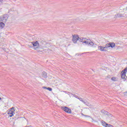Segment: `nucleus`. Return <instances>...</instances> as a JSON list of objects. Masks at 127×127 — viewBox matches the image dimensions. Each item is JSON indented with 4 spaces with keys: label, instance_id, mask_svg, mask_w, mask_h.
I'll return each instance as SVG.
<instances>
[{
    "label": "nucleus",
    "instance_id": "f03ea898",
    "mask_svg": "<svg viewBox=\"0 0 127 127\" xmlns=\"http://www.w3.org/2000/svg\"><path fill=\"white\" fill-rule=\"evenodd\" d=\"M83 43H85V44H87L88 45H90V46H92L94 48H96V47H97V44H94V43L92 41H91V40L90 39H87L86 40H84Z\"/></svg>",
    "mask_w": 127,
    "mask_h": 127
},
{
    "label": "nucleus",
    "instance_id": "7ed1b4c3",
    "mask_svg": "<svg viewBox=\"0 0 127 127\" xmlns=\"http://www.w3.org/2000/svg\"><path fill=\"white\" fill-rule=\"evenodd\" d=\"M31 43L33 45V49L34 50H37V49L39 48L40 46H39V43L38 42V41H35L34 42H32Z\"/></svg>",
    "mask_w": 127,
    "mask_h": 127
},
{
    "label": "nucleus",
    "instance_id": "20e7f679",
    "mask_svg": "<svg viewBox=\"0 0 127 127\" xmlns=\"http://www.w3.org/2000/svg\"><path fill=\"white\" fill-rule=\"evenodd\" d=\"M7 18H8V15L7 14H4L0 16V21H2V22H6Z\"/></svg>",
    "mask_w": 127,
    "mask_h": 127
},
{
    "label": "nucleus",
    "instance_id": "a878e982",
    "mask_svg": "<svg viewBox=\"0 0 127 127\" xmlns=\"http://www.w3.org/2000/svg\"><path fill=\"white\" fill-rule=\"evenodd\" d=\"M1 100V98L0 97V100Z\"/></svg>",
    "mask_w": 127,
    "mask_h": 127
},
{
    "label": "nucleus",
    "instance_id": "dca6fc26",
    "mask_svg": "<svg viewBox=\"0 0 127 127\" xmlns=\"http://www.w3.org/2000/svg\"><path fill=\"white\" fill-rule=\"evenodd\" d=\"M37 52L40 53V52H42V50H40V49L39 48L37 49Z\"/></svg>",
    "mask_w": 127,
    "mask_h": 127
},
{
    "label": "nucleus",
    "instance_id": "a211bd4d",
    "mask_svg": "<svg viewBox=\"0 0 127 127\" xmlns=\"http://www.w3.org/2000/svg\"><path fill=\"white\" fill-rule=\"evenodd\" d=\"M47 90H48L49 91H52V88L50 87H47Z\"/></svg>",
    "mask_w": 127,
    "mask_h": 127
},
{
    "label": "nucleus",
    "instance_id": "9b49d317",
    "mask_svg": "<svg viewBox=\"0 0 127 127\" xmlns=\"http://www.w3.org/2000/svg\"><path fill=\"white\" fill-rule=\"evenodd\" d=\"M3 27H4V23H3L2 22H0V30L2 29Z\"/></svg>",
    "mask_w": 127,
    "mask_h": 127
},
{
    "label": "nucleus",
    "instance_id": "9d476101",
    "mask_svg": "<svg viewBox=\"0 0 127 127\" xmlns=\"http://www.w3.org/2000/svg\"><path fill=\"white\" fill-rule=\"evenodd\" d=\"M78 40L80 42H82V43H84V41H85V40H87V39L85 38H78Z\"/></svg>",
    "mask_w": 127,
    "mask_h": 127
},
{
    "label": "nucleus",
    "instance_id": "6e6552de",
    "mask_svg": "<svg viewBox=\"0 0 127 127\" xmlns=\"http://www.w3.org/2000/svg\"><path fill=\"white\" fill-rule=\"evenodd\" d=\"M121 77L122 79H124V81H126L127 79L126 78L127 77V76H126V72L124 71L121 72Z\"/></svg>",
    "mask_w": 127,
    "mask_h": 127
},
{
    "label": "nucleus",
    "instance_id": "5701e85b",
    "mask_svg": "<svg viewBox=\"0 0 127 127\" xmlns=\"http://www.w3.org/2000/svg\"><path fill=\"white\" fill-rule=\"evenodd\" d=\"M2 1V0H0V2H1Z\"/></svg>",
    "mask_w": 127,
    "mask_h": 127
},
{
    "label": "nucleus",
    "instance_id": "1a4fd4ad",
    "mask_svg": "<svg viewBox=\"0 0 127 127\" xmlns=\"http://www.w3.org/2000/svg\"><path fill=\"white\" fill-rule=\"evenodd\" d=\"M79 101H81V102H82V103H84L85 105H89V102H85V101L83 100V99L82 98H77Z\"/></svg>",
    "mask_w": 127,
    "mask_h": 127
},
{
    "label": "nucleus",
    "instance_id": "4468645a",
    "mask_svg": "<svg viewBox=\"0 0 127 127\" xmlns=\"http://www.w3.org/2000/svg\"><path fill=\"white\" fill-rule=\"evenodd\" d=\"M104 123L106 125V127H113V126H112L110 124H108V123H107L106 122H104Z\"/></svg>",
    "mask_w": 127,
    "mask_h": 127
},
{
    "label": "nucleus",
    "instance_id": "aec40b11",
    "mask_svg": "<svg viewBox=\"0 0 127 127\" xmlns=\"http://www.w3.org/2000/svg\"><path fill=\"white\" fill-rule=\"evenodd\" d=\"M111 80H112V81H116V77H112Z\"/></svg>",
    "mask_w": 127,
    "mask_h": 127
},
{
    "label": "nucleus",
    "instance_id": "39448f33",
    "mask_svg": "<svg viewBox=\"0 0 127 127\" xmlns=\"http://www.w3.org/2000/svg\"><path fill=\"white\" fill-rule=\"evenodd\" d=\"M62 109L64 111L65 113H67V114H71L72 113V111L70 108H68L67 107L63 106L62 107Z\"/></svg>",
    "mask_w": 127,
    "mask_h": 127
},
{
    "label": "nucleus",
    "instance_id": "393cba45",
    "mask_svg": "<svg viewBox=\"0 0 127 127\" xmlns=\"http://www.w3.org/2000/svg\"><path fill=\"white\" fill-rule=\"evenodd\" d=\"M76 98H77L78 99V96H77V97H76Z\"/></svg>",
    "mask_w": 127,
    "mask_h": 127
},
{
    "label": "nucleus",
    "instance_id": "ddd939ff",
    "mask_svg": "<svg viewBox=\"0 0 127 127\" xmlns=\"http://www.w3.org/2000/svg\"><path fill=\"white\" fill-rule=\"evenodd\" d=\"M101 113H102V114H104V115H108V114H109V112H108L105 110H102Z\"/></svg>",
    "mask_w": 127,
    "mask_h": 127
},
{
    "label": "nucleus",
    "instance_id": "b1692460",
    "mask_svg": "<svg viewBox=\"0 0 127 127\" xmlns=\"http://www.w3.org/2000/svg\"><path fill=\"white\" fill-rule=\"evenodd\" d=\"M29 48H31V46H29Z\"/></svg>",
    "mask_w": 127,
    "mask_h": 127
},
{
    "label": "nucleus",
    "instance_id": "f257e3e1",
    "mask_svg": "<svg viewBox=\"0 0 127 127\" xmlns=\"http://www.w3.org/2000/svg\"><path fill=\"white\" fill-rule=\"evenodd\" d=\"M115 46H116V44L114 42H111L106 44L105 47L102 46H99L98 49L99 50H100V51L105 52V51H108V48H110V47L114 48Z\"/></svg>",
    "mask_w": 127,
    "mask_h": 127
},
{
    "label": "nucleus",
    "instance_id": "423d86ee",
    "mask_svg": "<svg viewBox=\"0 0 127 127\" xmlns=\"http://www.w3.org/2000/svg\"><path fill=\"white\" fill-rule=\"evenodd\" d=\"M14 107H12L8 113V115H9L10 118H11L13 116L14 114Z\"/></svg>",
    "mask_w": 127,
    "mask_h": 127
},
{
    "label": "nucleus",
    "instance_id": "2eb2a0df",
    "mask_svg": "<svg viewBox=\"0 0 127 127\" xmlns=\"http://www.w3.org/2000/svg\"><path fill=\"white\" fill-rule=\"evenodd\" d=\"M123 14H118L117 15H116V17H122Z\"/></svg>",
    "mask_w": 127,
    "mask_h": 127
},
{
    "label": "nucleus",
    "instance_id": "f8f14e48",
    "mask_svg": "<svg viewBox=\"0 0 127 127\" xmlns=\"http://www.w3.org/2000/svg\"><path fill=\"white\" fill-rule=\"evenodd\" d=\"M42 75L44 78H47V73L46 72L44 71L42 72Z\"/></svg>",
    "mask_w": 127,
    "mask_h": 127
},
{
    "label": "nucleus",
    "instance_id": "0eeeda50",
    "mask_svg": "<svg viewBox=\"0 0 127 127\" xmlns=\"http://www.w3.org/2000/svg\"><path fill=\"white\" fill-rule=\"evenodd\" d=\"M72 40L73 43H77V41L79 40V37L77 35H72Z\"/></svg>",
    "mask_w": 127,
    "mask_h": 127
},
{
    "label": "nucleus",
    "instance_id": "6ab92c4d",
    "mask_svg": "<svg viewBox=\"0 0 127 127\" xmlns=\"http://www.w3.org/2000/svg\"><path fill=\"white\" fill-rule=\"evenodd\" d=\"M104 123H105L104 121H102L103 126H104V127H107V125H106V124Z\"/></svg>",
    "mask_w": 127,
    "mask_h": 127
},
{
    "label": "nucleus",
    "instance_id": "412c9836",
    "mask_svg": "<svg viewBox=\"0 0 127 127\" xmlns=\"http://www.w3.org/2000/svg\"><path fill=\"white\" fill-rule=\"evenodd\" d=\"M43 88L45 90H47V88H48V87H46L44 86V87H43Z\"/></svg>",
    "mask_w": 127,
    "mask_h": 127
},
{
    "label": "nucleus",
    "instance_id": "4be33fe9",
    "mask_svg": "<svg viewBox=\"0 0 127 127\" xmlns=\"http://www.w3.org/2000/svg\"><path fill=\"white\" fill-rule=\"evenodd\" d=\"M126 81H127V76L126 77Z\"/></svg>",
    "mask_w": 127,
    "mask_h": 127
},
{
    "label": "nucleus",
    "instance_id": "f3484780",
    "mask_svg": "<svg viewBox=\"0 0 127 127\" xmlns=\"http://www.w3.org/2000/svg\"><path fill=\"white\" fill-rule=\"evenodd\" d=\"M122 71L125 72V74H126L127 72V67H126L125 69H124L123 70H122Z\"/></svg>",
    "mask_w": 127,
    "mask_h": 127
}]
</instances>
